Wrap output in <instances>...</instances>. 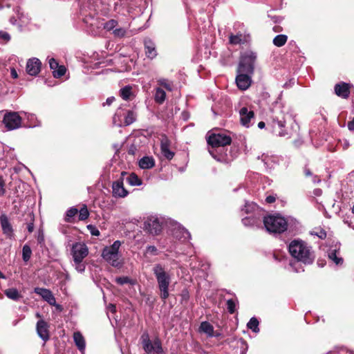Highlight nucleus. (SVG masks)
Masks as SVG:
<instances>
[{"label": "nucleus", "mask_w": 354, "mask_h": 354, "mask_svg": "<svg viewBox=\"0 0 354 354\" xmlns=\"http://www.w3.org/2000/svg\"><path fill=\"white\" fill-rule=\"evenodd\" d=\"M282 92L277 98L270 104L268 124L272 128L273 133L280 137L288 135L286 124L287 120L291 118L288 108H286L281 102Z\"/></svg>", "instance_id": "nucleus-1"}, {"label": "nucleus", "mask_w": 354, "mask_h": 354, "mask_svg": "<svg viewBox=\"0 0 354 354\" xmlns=\"http://www.w3.org/2000/svg\"><path fill=\"white\" fill-rule=\"evenodd\" d=\"M288 248L291 257L297 261L310 265L315 260V254L312 247L300 239L291 241Z\"/></svg>", "instance_id": "nucleus-2"}, {"label": "nucleus", "mask_w": 354, "mask_h": 354, "mask_svg": "<svg viewBox=\"0 0 354 354\" xmlns=\"http://www.w3.org/2000/svg\"><path fill=\"white\" fill-rule=\"evenodd\" d=\"M152 271L156 277L158 287L160 292V298L165 301L169 296V287L171 279V274L167 270L165 266L161 263L155 264Z\"/></svg>", "instance_id": "nucleus-3"}, {"label": "nucleus", "mask_w": 354, "mask_h": 354, "mask_svg": "<svg viewBox=\"0 0 354 354\" xmlns=\"http://www.w3.org/2000/svg\"><path fill=\"white\" fill-rule=\"evenodd\" d=\"M263 224L268 232L281 234L288 230L289 220L279 214H274L265 216Z\"/></svg>", "instance_id": "nucleus-4"}, {"label": "nucleus", "mask_w": 354, "mask_h": 354, "mask_svg": "<svg viewBox=\"0 0 354 354\" xmlns=\"http://www.w3.org/2000/svg\"><path fill=\"white\" fill-rule=\"evenodd\" d=\"M257 53L252 50H246L241 53L238 71L252 75Z\"/></svg>", "instance_id": "nucleus-5"}, {"label": "nucleus", "mask_w": 354, "mask_h": 354, "mask_svg": "<svg viewBox=\"0 0 354 354\" xmlns=\"http://www.w3.org/2000/svg\"><path fill=\"white\" fill-rule=\"evenodd\" d=\"M121 244V242L117 240L111 245L105 247L102 250V258L113 267H119L121 265L119 253Z\"/></svg>", "instance_id": "nucleus-6"}, {"label": "nucleus", "mask_w": 354, "mask_h": 354, "mask_svg": "<svg viewBox=\"0 0 354 354\" xmlns=\"http://www.w3.org/2000/svg\"><path fill=\"white\" fill-rule=\"evenodd\" d=\"M231 142L232 139L230 136L225 133H214L209 136L207 138V143L208 145H211L212 148V149H209V153L214 158L216 159L217 160H220V159L218 158L216 155H214V149L219 147L229 145Z\"/></svg>", "instance_id": "nucleus-7"}, {"label": "nucleus", "mask_w": 354, "mask_h": 354, "mask_svg": "<svg viewBox=\"0 0 354 354\" xmlns=\"http://www.w3.org/2000/svg\"><path fill=\"white\" fill-rule=\"evenodd\" d=\"M141 341L143 349L147 354H165L159 338L156 337L151 341L148 333H143Z\"/></svg>", "instance_id": "nucleus-8"}, {"label": "nucleus", "mask_w": 354, "mask_h": 354, "mask_svg": "<svg viewBox=\"0 0 354 354\" xmlns=\"http://www.w3.org/2000/svg\"><path fill=\"white\" fill-rule=\"evenodd\" d=\"M21 119L19 113L8 112L3 116V123L8 130H15L21 127Z\"/></svg>", "instance_id": "nucleus-9"}, {"label": "nucleus", "mask_w": 354, "mask_h": 354, "mask_svg": "<svg viewBox=\"0 0 354 354\" xmlns=\"http://www.w3.org/2000/svg\"><path fill=\"white\" fill-rule=\"evenodd\" d=\"M145 229L153 235L159 234L162 230L163 220L157 216H150L145 222Z\"/></svg>", "instance_id": "nucleus-10"}, {"label": "nucleus", "mask_w": 354, "mask_h": 354, "mask_svg": "<svg viewBox=\"0 0 354 354\" xmlns=\"http://www.w3.org/2000/svg\"><path fill=\"white\" fill-rule=\"evenodd\" d=\"M71 254L73 260H84L88 254V247L82 242L75 243L72 245Z\"/></svg>", "instance_id": "nucleus-11"}, {"label": "nucleus", "mask_w": 354, "mask_h": 354, "mask_svg": "<svg viewBox=\"0 0 354 354\" xmlns=\"http://www.w3.org/2000/svg\"><path fill=\"white\" fill-rule=\"evenodd\" d=\"M173 236L181 242H185L190 239V233L180 224L175 223L172 229Z\"/></svg>", "instance_id": "nucleus-12"}, {"label": "nucleus", "mask_w": 354, "mask_h": 354, "mask_svg": "<svg viewBox=\"0 0 354 354\" xmlns=\"http://www.w3.org/2000/svg\"><path fill=\"white\" fill-rule=\"evenodd\" d=\"M170 140L165 135H162L160 138V150L162 156L169 160H171L175 154L170 150Z\"/></svg>", "instance_id": "nucleus-13"}, {"label": "nucleus", "mask_w": 354, "mask_h": 354, "mask_svg": "<svg viewBox=\"0 0 354 354\" xmlns=\"http://www.w3.org/2000/svg\"><path fill=\"white\" fill-rule=\"evenodd\" d=\"M37 333L39 337L44 342L50 338L49 324L43 319H40L37 322L36 326Z\"/></svg>", "instance_id": "nucleus-14"}, {"label": "nucleus", "mask_w": 354, "mask_h": 354, "mask_svg": "<svg viewBox=\"0 0 354 354\" xmlns=\"http://www.w3.org/2000/svg\"><path fill=\"white\" fill-rule=\"evenodd\" d=\"M250 74L239 72L236 77V83L239 88L245 91L248 89L252 82Z\"/></svg>", "instance_id": "nucleus-15"}, {"label": "nucleus", "mask_w": 354, "mask_h": 354, "mask_svg": "<svg viewBox=\"0 0 354 354\" xmlns=\"http://www.w3.org/2000/svg\"><path fill=\"white\" fill-rule=\"evenodd\" d=\"M41 62L37 58L29 59L26 64V71L32 76H36L40 72Z\"/></svg>", "instance_id": "nucleus-16"}, {"label": "nucleus", "mask_w": 354, "mask_h": 354, "mask_svg": "<svg viewBox=\"0 0 354 354\" xmlns=\"http://www.w3.org/2000/svg\"><path fill=\"white\" fill-rule=\"evenodd\" d=\"M128 194V191L124 187L122 180H118L113 183L112 194L113 197L124 198Z\"/></svg>", "instance_id": "nucleus-17"}, {"label": "nucleus", "mask_w": 354, "mask_h": 354, "mask_svg": "<svg viewBox=\"0 0 354 354\" xmlns=\"http://www.w3.org/2000/svg\"><path fill=\"white\" fill-rule=\"evenodd\" d=\"M241 124L245 127L250 126L251 120L254 118V112L249 110L247 107H242L239 111Z\"/></svg>", "instance_id": "nucleus-18"}, {"label": "nucleus", "mask_w": 354, "mask_h": 354, "mask_svg": "<svg viewBox=\"0 0 354 354\" xmlns=\"http://www.w3.org/2000/svg\"><path fill=\"white\" fill-rule=\"evenodd\" d=\"M0 223L3 233L8 238H12L14 235L13 228L8 217L6 214L0 216Z\"/></svg>", "instance_id": "nucleus-19"}, {"label": "nucleus", "mask_w": 354, "mask_h": 354, "mask_svg": "<svg viewBox=\"0 0 354 354\" xmlns=\"http://www.w3.org/2000/svg\"><path fill=\"white\" fill-rule=\"evenodd\" d=\"M34 292L40 295L48 304H55V297L50 290L44 288H35Z\"/></svg>", "instance_id": "nucleus-20"}, {"label": "nucleus", "mask_w": 354, "mask_h": 354, "mask_svg": "<svg viewBox=\"0 0 354 354\" xmlns=\"http://www.w3.org/2000/svg\"><path fill=\"white\" fill-rule=\"evenodd\" d=\"M334 89L335 94L343 99H347L350 95V86L347 83L337 84Z\"/></svg>", "instance_id": "nucleus-21"}, {"label": "nucleus", "mask_w": 354, "mask_h": 354, "mask_svg": "<svg viewBox=\"0 0 354 354\" xmlns=\"http://www.w3.org/2000/svg\"><path fill=\"white\" fill-rule=\"evenodd\" d=\"M49 65L50 69L53 70V74L55 78H59L65 74L66 71L65 66H59L55 59L51 58L49 59Z\"/></svg>", "instance_id": "nucleus-22"}, {"label": "nucleus", "mask_w": 354, "mask_h": 354, "mask_svg": "<svg viewBox=\"0 0 354 354\" xmlns=\"http://www.w3.org/2000/svg\"><path fill=\"white\" fill-rule=\"evenodd\" d=\"M328 257L336 266H342L344 263V259L339 255V245H336L334 249L330 248L328 252Z\"/></svg>", "instance_id": "nucleus-23"}, {"label": "nucleus", "mask_w": 354, "mask_h": 354, "mask_svg": "<svg viewBox=\"0 0 354 354\" xmlns=\"http://www.w3.org/2000/svg\"><path fill=\"white\" fill-rule=\"evenodd\" d=\"M266 169H272L274 165L279 163V158L276 156L263 154L261 157Z\"/></svg>", "instance_id": "nucleus-24"}, {"label": "nucleus", "mask_w": 354, "mask_h": 354, "mask_svg": "<svg viewBox=\"0 0 354 354\" xmlns=\"http://www.w3.org/2000/svg\"><path fill=\"white\" fill-rule=\"evenodd\" d=\"M144 43L145 54L147 57L151 59H153L157 56L155 44L150 39H145Z\"/></svg>", "instance_id": "nucleus-25"}, {"label": "nucleus", "mask_w": 354, "mask_h": 354, "mask_svg": "<svg viewBox=\"0 0 354 354\" xmlns=\"http://www.w3.org/2000/svg\"><path fill=\"white\" fill-rule=\"evenodd\" d=\"M261 222V217L256 214H250L242 219V223L245 226L254 227L257 226Z\"/></svg>", "instance_id": "nucleus-26"}, {"label": "nucleus", "mask_w": 354, "mask_h": 354, "mask_svg": "<svg viewBox=\"0 0 354 354\" xmlns=\"http://www.w3.org/2000/svg\"><path fill=\"white\" fill-rule=\"evenodd\" d=\"M139 167L142 169H151L155 166V159L152 156H144L138 162Z\"/></svg>", "instance_id": "nucleus-27"}, {"label": "nucleus", "mask_w": 354, "mask_h": 354, "mask_svg": "<svg viewBox=\"0 0 354 354\" xmlns=\"http://www.w3.org/2000/svg\"><path fill=\"white\" fill-rule=\"evenodd\" d=\"M214 327L208 322H203L199 326V332L205 333L207 337H214Z\"/></svg>", "instance_id": "nucleus-28"}, {"label": "nucleus", "mask_w": 354, "mask_h": 354, "mask_svg": "<svg viewBox=\"0 0 354 354\" xmlns=\"http://www.w3.org/2000/svg\"><path fill=\"white\" fill-rule=\"evenodd\" d=\"M125 113V109L120 107L116 111L115 115L113 117V123L117 127H122V122L124 120Z\"/></svg>", "instance_id": "nucleus-29"}, {"label": "nucleus", "mask_w": 354, "mask_h": 354, "mask_svg": "<svg viewBox=\"0 0 354 354\" xmlns=\"http://www.w3.org/2000/svg\"><path fill=\"white\" fill-rule=\"evenodd\" d=\"M250 36L243 35L242 34L231 35L230 36V43L233 45L245 44L248 41Z\"/></svg>", "instance_id": "nucleus-30"}, {"label": "nucleus", "mask_w": 354, "mask_h": 354, "mask_svg": "<svg viewBox=\"0 0 354 354\" xmlns=\"http://www.w3.org/2000/svg\"><path fill=\"white\" fill-rule=\"evenodd\" d=\"M73 339L78 349L80 351H84L86 346L85 340L80 332L74 333Z\"/></svg>", "instance_id": "nucleus-31"}, {"label": "nucleus", "mask_w": 354, "mask_h": 354, "mask_svg": "<svg viewBox=\"0 0 354 354\" xmlns=\"http://www.w3.org/2000/svg\"><path fill=\"white\" fill-rule=\"evenodd\" d=\"M157 83L162 88H164L168 91H172L174 88L173 81L166 78H159L157 80Z\"/></svg>", "instance_id": "nucleus-32"}, {"label": "nucleus", "mask_w": 354, "mask_h": 354, "mask_svg": "<svg viewBox=\"0 0 354 354\" xmlns=\"http://www.w3.org/2000/svg\"><path fill=\"white\" fill-rule=\"evenodd\" d=\"M21 113L24 114L25 116V118L27 119L28 121V126L29 127H35L40 126V122L37 120L36 115L33 113H29L26 112H21Z\"/></svg>", "instance_id": "nucleus-33"}, {"label": "nucleus", "mask_w": 354, "mask_h": 354, "mask_svg": "<svg viewBox=\"0 0 354 354\" xmlns=\"http://www.w3.org/2000/svg\"><path fill=\"white\" fill-rule=\"evenodd\" d=\"M166 99V93L161 87L155 88L154 100L156 103L162 104Z\"/></svg>", "instance_id": "nucleus-34"}, {"label": "nucleus", "mask_w": 354, "mask_h": 354, "mask_svg": "<svg viewBox=\"0 0 354 354\" xmlns=\"http://www.w3.org/2000/svg\"><path fill=\"white\" fill-rule=\"evenodd\" d=\"M136 114L133 111L125 109V113L122 126H129L133 123L136 120Z\"/></svg>", "instance_id": "nucleus-35"}, {"label": "nucleus", "mask_w": 354, "mask_h": 354, "mask_svg": "<svg viewBox=\"0 0 354 354\" xmlns=\"http://www.w3.org/2000/svg\"><path fill=\"white\" fill-rule=\"evenodd\" d=\"M5 295L10 299L18 301L21 297L19 291L14 288H8L5 290Z\"/></svg>", "instance_id": "nucleus-36"}, {"label": "nucleus", "mask_w": 354, "mask_h": 354, "mask_svg": "<svg viewBox=\"0 0 354 354\" xmlns=\"http://www.w3.org/2000/svg\"><path fill=\"white\" fill-rule=\"evenodd\" d=\"M126 181L131 186H139L142 185V180L133 173L126 178Z\"/></svg>", "instance_id": "nucleus-37"}, {"label": "nucleus", "mask_w": 354, "mask_h": 354, "mask_svg": "<svg viewBox=\"0 0 354 354\" xmlns=\"http://www.w3.org/2000/svg\"><path fill=\"white\" fill-rule=\"evenodd\" d=\"M72 266L79 273H83L85 271L86 263L83 260H73Z\"/></svg>", "instance_id": "nucleus-38"}, {"label": "nucleus", "mask_w": 354, "mask_h": 354, "mask_svg": "<svg viewBox=\"0 0 354 354\" xmlns=\"http://www.w3.org/2000/svg\"><path fill=\"white\" fill-rule=\"evenodd\" d=\"M288 37L286 35H278L273 39V44L277 47L283 46L287 41Z\"/></svg>", "instance_id": "nucleus-39"}, {"label": "nucleus", "mask_w": 354, "mask_h": 354, "mask_svg": "<svg viewBox=\"0 0 354 354\" xmlns=\"http://www.w3.org/2000/svg\"><path fill=\"white\" fill-rule=\"evenodd\" d=\"M258 209L257 205L254 203L246 202L244 207L241 209L246 214H254V212Z\"/></svg>", "instance_id": "nucleus-40"}, {"label": "nucleus", "mask_w": 354, "mask_h": 354, "mask_svg": "<svg viewBox=\"0 0 354 354\" xmlns=\"http://www.w3.org/2000/svg\"><path fill=\"white\" fill-rule=\"evenodd\" d=\"M259 321L256 317H252L247 324L249 329L252 330L254 333H259Z\"/></svg>", "instance_id": "nucleus-41"}, {"label": "nucleus", "mask_w": 354, "mask_h": 354, "mask_svg": "<svg viewBox=\"0 0 354 354\" xmlns=\"http://www.w3.org/2000/svg\"><path fill=\"white\" fill-rule=\"evenodd\" d=\"M131 89L132 88L130 86H126L120 89V96L122 97V99L125 100L130 99V97L132 95Z\"/></svg>", "instance_id": "nucleus-42"}, {"label": "nucleus", "mask_w": 354, "mask_h": 354, "mask_svg": "<svg viewBox=\"0 0 354 354\" xmlns=\"http://www.w3.org/2000/svg\"><path fill=\"white\" fill-rule=\"evenodd\" d=\"M32 254V250L29 245H24L22 249V259L25 262L30 260Z\"/></svg>", "instance_id": "nucleus-43"}, {"label": "nucleus", "mask_w": 354, "mask_h": 354, "mask_svg": "<svg viewBox=\"0 0 354 354\" xmlns=\"http://www.w3.org/2000/svg\"><path fill=\"white\" fill-rule=\"evenodd\" d=\"M117 25H118V21L116 20L111 19V20H109L108 21H106V23H104L103 27L107 31H110V30L113 31V30L117 26Z\"/></svg>", "instance_id": "nucleus-44"}, {"label": "nucleus", "mask_w": 354, "mask_h": 354, "mask_svg": "<svg viewBox=\"0 0 354 354\" xmlns=\"http://www.w3.org/2000/svg\"><path fill=\"white\" fill-rule=\"evenodd\" d=\"M89 216V212L86 205H84L79 211V219L81 221L86 220Z\"/></svg>", "instance_id": "nucleus-45"}, {"label": "nucleus", "mask_w": 354, "mask_h": 354, "mask_svg": "<svg viewBox=\"0 0 354 354\" xmlns=\"http://www.w3.org/2000/svg\"><path fill=\"white\" fill-rule=\"evenodd\" d=\"M115 281L117 283L120 285H124L125 283H131V284H135V281L131 279L128 277H117L115 279Z\"/></svg>", "instance_id": "nucleus-46"}, {"label": "nucleus", "mask_w": 354, "mask_h": 354, "mask_svg": "<svg viewBox=\"0 0 354 354\" xmlns=\"http://www.w3.org/2000/svg\"><path fill=\"white\" fill-rule=\"evenodd\" d=\"M77 212L78 210L77 208L74 207L69 208L66 212L65 221L69 222L70 219L73 218L74 216H75L77 214Z\"/></svg>", "instance_id": "nucleus-47"}, {"label": "nucleus", "mask_w": 354, "mask_h": 354, "mask_svg": "<svg viewBox=\"0 0 354 354\" xmlns=\"http://www.w3.org/2000/svg\"><path fill=\"white\" fill-rule=\"evenodd\" d=\"M304 174L306 177H312V181L314 183H319L321 181V179L317 176H313L310 170L308 168L304 169Z\"/></svg>", "instance_id": "nucleus-48"}, {"label": "nucleus", "mask_w": 354, "mask_h": 354, "mask_svg": "<svg viewBox=\"0 0 354 354\" xmlns=\"http://www.w3.org/2000/svg\"><path fill=\"white\" fill-rule=\"evenodd\" d=\"M127 33V29L124 28H115L113 31V34L117 37H123Z\"/></svg>", "instance_id": "nucleus-49"}, {"label": "nucleus", "mask_w": 354, "mask_h": 354, "mask_svg": "<svg viewBox=\"0 0 354 354\" xmlns=\"http://www.w3.org/2000/svg\"><path fill=\"white\" fill-rule=\"evenodd\" d=\"M227 308L230 313L232 314L236 310V302L233 299H228L227 301Z\"/></svg>", "instance_id": "nucleus-50"}, {"label": "nucleus", "mask_w": 354, "mask_h": 354, "mask_svg": "<svg viewBox=\"0 0 354 354\" xmlns=\"http://www.w3.org/2000/svg\"><path fill=\"white\" fill-rule=\"evenodd\" d=\"M10 35L5 31H0V43L5 44L10 41Z\"/></svg>", "instance_id": "nucleus-51"}, {"label": "nucleus", "mask_w": 354, "mask_h": 354, "mask_svg": "<svg viewBox=\"0 0 354 354\" xmlns=\"http://www.w3.org/2000/svg\"><path fill=\"white\" fill-rule=\"evenodd\" d=\"M5 180H3V177L0 176V196H4L6 194V189H5Z\"/></svg>", "instance_id": "nucleus-52"}, {"label": "nucleus", "mask_w": 354, "mask_h": 354, "mask_svg": "<svg viewBox=\"0 0 354 354\" xmlns=\"http://www.w3.org/2000/svg\"><path fill=\"white\" fill-rule=\"evenodd\" d=\"M147 252L151 255H157L158 250L154 245H149L147 248Z\"/></svg>", "instance_id": "nucleus-53"}, {"label": "nucleus", "mask_w": 354, "mask_h": 354, "mask_svg": "<svg viewBox=\"0 0 354 354\" xmlns=\"http://www.w3.org/2000/svg\"><path fill=\"white\" fill-rule=\"evenodd\" d=\"M87 227L93 236H97L100 235V231L95 227L93 226L92 225H88Z\"/></svg>", "instance_id": "nucleus-54"}, {"label": "nucleus", "mask_w": 354, "mask_h": 354, "mask_svg": "<svg viewBox=\"0 0 354 354\" xmlns=\"http://www.w3.org/2000/svg\"><path fill=\"white\" fill-rule=\"evenodd\" d=\"M276 198L274 196H268L266 198V201L268 203H272L275 201Z\"/></svg>", "instance_id": "nucleus-55"}, {"label": "nucleus", "mask_w": 354, "mask_h": 354, "mask_svg": "<svg viewBox=\"0 0 354 354\" xmlns=\"http://www.w3.org/2000/svg\"><path fill=\"white\" fill-rule=\"evenodd\" d=\"M347 127L350 131H354V118H353V120L351 121L348 122Z\"/></svg>", "instance_id": "nucleus-56"}, {"label": "nucleus", "mask_w": 354, "mask_h": 354, "mask_svg": "<svg viewBox=\"0 0 354 354\" xmlns=\"http://www.w3.org/2000/svg\"><path fill=\"white\" fill-rule=\"evenodd\" d=\"M10 75L12 78L16 79L18 77V74L15 68H10Z\"/></svg>", "instance_id": "nucleus-57"}, {"label": "nucleus", "mask_w": 354, "mask_h": 354, "mask_svg": "<svg viewBox=\"0 0 354 354\" xmlns=\"http://www.w3.org/2000/svg\"><path fill=\"white\" fill-rule=\"evenodd\" d=\"M27 230H28V232H30V233L33 232V230H34V223H33L32 221H31L29 223H28V225H27Z\"/></svg>", "instance_id": "nucleus-58"}, {"label": "nucleus", "mask_w": 354, "mask_h": 354, "mask_svg": "<svg viewBox=\"0 0 354 354\" xmlns=\"http://www.w3.org/2000/svg\"><path fill=\"white\" fill-rule=\"evenodd\" d=\"M270 95L268 92L267 91H263L262 93H261V98L264 100H268V98H270Z\"/></svg>", "instance_id": "nucleus-59"}, {"label": "nucleus", "mask_w": 354, "mask_h": 354, "mask_svg": "<svg viewBox=\"0 0 354 354\" xmlns=\"http://www.w3.org/2000/svg\"><path fill=\"white\" fill-rule=\"evenodd\" d=\"M114 100H115V97H108L106 99V104L109 106V105H111L113 103V102Z\"/></svg>", "instance_id": "nucleus-60"}, {"label": "nucleus", "mask_w": 354, "mask_h": 354, "mask_svg": "<svg viewBox=\"0 0 354 354\" xmlns=\"http://www.w3.org/2000/svg\"><path fill=\"white\" fill-rule=\"evenodd\" d=\"M108 308L109 309V310H111L112 313H115V306L113 305V304H109V306H108Z\"/></svg>", "instance_id": "nucleus-61"}, {"label": "nucleus", "mask_w": 354, "mask_h": 354, "mask_svg": "<svg viewBox=\"0 0 354 354\" xmlns=\"http://www.w3.org/2000/svg\"><path fill=\"white\" fill-rule=\"evenodd\" d=\"M53 306H55L56 308V309L59 311H62V306L60 305V304H58L55 302V304L53 305Z\"/></svg>", "instance_id": "nucleus-62"}, {"label": "nucleus", "mask_w": 354, "mask_h": 354, "mask_svg": "<svg viewBox=\"0 0 354 354\" xmlns=\"http://www.w3.org/2000/svg\"><path fill=\"white\" fill-rule=\"evenodd\" d=\"M265 126H266V124H265V122H262V121H261V122H259L258 123V127H259V129H263V128L265 127Z\"/></svg>", "instance_id": "nucleus-63"}, {"label": "nucleus", "mask_w": 354, "mask_h": 354, "mask_svg": "<svg viewBox=\"0 0 354 354\" xmlns=\"http://www.w3.org/2000/svg\"><path fill=\"white\" fill-rule=\"evenodd\" d=\"M294 266H295V264H294V263H290V266L291 267V268H292V271H294V272H299V270H297V268H295Z\"/></svg>", "instance_id": "nucleus-64"}]
</instances>
